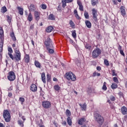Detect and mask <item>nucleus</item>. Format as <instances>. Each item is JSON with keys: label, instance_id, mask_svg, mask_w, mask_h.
Listing matches in <instances>:
<instances>
[{"label": "nucleus", "instance_id": "nucleus-23", "mask_svg": "<svg viewBox=\"0 0 127 127\" xmlns=\"http://www.w3.org/2000/svg\"><path fill=\"white\" fill-rule=\"evenodd\" d=\"M34 64L37 68H39L40 69V68H41V64H40V63H39V62H38V61H35L34 62Z\"/></svg>", "mask_w": 127, "mask_h": 127}, {"label": "nucleus", "instance_id": "nucleus-11", "mask_svg": "<svg viewBox=\"0 0 127 127\" xmlns=\"http://www.w3.org/2000/svg\"><path fill=\"white\" fill-rule=\"evenodd\" d=\"M35 19L37 21L40 19V12L35 11L34 12Z\"/></svg>", "mask_w": 127, "mask_h": 127}, {"label": "nucleus", "instance_id": "nucleus-59", "mask_svg": "<svg viewBox=\"0 0 127 127\" xmlns=\"http://www.w3.org/2000/svg\"><path fill=\"white\" fill-rule=\"evenodd\" d=\"M69 42L71 43V44H74V41L71 39H69Z\"/></svg>", "mask_w": 127, "mask_h": 127}, {"label": "nucleus", "instance_id": "nucleus-41", "mask_svg": "<svg viewBox=\"0 0 127 127\" xmlns=\"http://www.w3.org/2000/svg\"><path fill=\"white\" fill-rule=\"evenodd\" d=\"M72 36L73 37V38H76L77 37V35L76 34V30L73 31L72 33Z\"/></svg>", "mask_w": 127, "mask_h": 127}, {"label": "nucleus", "instance_id": "nucleus-30", "mask_svg": "<svg viewBox=\"0 0 127 127\" xmlns=\"http://www.w3.org/2000/svg\"><path fill=\"white\" fill-rule=\"evenodd\" d=\"M6 11H7V9H6V7L4 6L1 7V12H2V13H5V12H6Z\"/></svg>", "mask_w": 127, "mask_h": 127}, {"label": "nucleus", "instance_id": "nucleus-38", "mask_svg": "<svg viewBox=\"0 0 127 127\" xmlns=\"http://www.w3.org/2000/svg\"><path fill=\"white\" fill-rule=\"evenodd\" d=\"M96 76H97L98 77H99V76H101V73H98V72L95 71L93 73V77H96Z\"/></svg>", "mask_w": 127, "mask_h": 127}, {"label": "nucleus", "instance_id": "nucleus-57", "mask_svg": "<svg viewBox=\"0 0 127 127\" xmlns=\"http://www.w3.org/2000/svg\"><path fill=\"white\" fill-rule=\"evenodd\" d=\"M0 34H3V30H2V28L0 29Z\"/></svg>", "mask_w": 127, "mask_h": 127}, {"label": "nucleus", "instance_id": "nucleus-56", "mask_svg": "<svg viewBox=\"0 0 127 127\" xmlns=\"http://www.w3.org/2000/svg\"><path fill=\"white\" fill-rule=\"evenodd\" d=\"M96 69L98 71H101L102 70V68L101 67V66H97L96 67Z\"/></svg>", "mask_w": 127, "mask_h": 127}, {"label": "nucleus", "instance_id": "nucleus-22", "mask_svg": "<svg viewBox=\"0 0 127 127\" xmlns=\"http://www.w3.org/2000/svg\"><path fill=\"white\" fill-rule=\"evenodd\" d=\"M47 50H48L50 54H53V53H54V50H53V47L51 48L49 47L48 48H47Z\"/></svg>", "mask_w": 127, "mask_h": 127}, {"label": "nucleus", "instance_id": "nucleus-20", "mask_svg": "<svg viewBox=\"0 0 127 127\" xmlns=\"http://www.w3.org/2000/svg\"><path fill=\"white\" fill-rule=\"evenodd\" d=\"M10 36L11 37V39L13 41H16V38H15L14 32H13V31L10 33Z\"/></svg>", "mask_w": 127, "mask_h": 127}, {"label": "nucleus", "instance_id": "nucleus-61", "mask_svg": "<svg viewBox=\"0 0 127 127\" xmlns=\"http://www.w3.org/2000/svg\"><path fill=\"white\" fill-rule=\"evenodd\" d=\"M33 28H34V25H31L30 26V29H33Z\"/></svg>", "mask_w": 127, "mask_h": 127}, {"label": "nucleus", "instance_id": "nucleus-47", "mask_svg": "<svg viewBox=\"0 0 127 127\" xmlns=\"http://www.w3.org/2000/svg\"><path fill=\"white\" fill-rule=\"evenodd\" d=\"M47 81L48 82H50L51 81V76L49 74H47Z\"/></svg>", "mask_w": 127, "mask_h": 127}, {"label": "nucleus", "instance_id": "nucleus-31", "mask_svg": "<svg viewBox=\"0 0 127 127\" xmlns=\"http://www.w3.org/2000/svg\"><path fill=\"white\" fill-rule=\"evenodd\" d=\"M53 30V27L52 26H49L47 27V28L46 29V31L47 32H51Z\"/></svg>", "mask_w": 127, "mask_h": 127}, {"label": "nucleus", "instance_id": "nucleus-13", "mask_svg": "<svg viewBox=\"0 0 127 127\" xmlns=\"http://www.w3.org/2000/svg\"><path fill=\"white\" fill-rule=\"evenodd\" d=\"M8 55H9V57H10L11 59H13V55L11 54V53H13V51L11 47L8 48Z\"/></svg>", "mask_w": 127, "mask_h": 127}, {"label": "nucleus", "instance_id": "nucleus-28", "mask_svg": "<svg viewBox=\"0 0 127 127\" xmlns=\"http://www.w3.org/2000/svg\"><path fill=\"white\" fill-rule=\"evenodd\" d=\"M24 60L26 63H28L29 62L30 58L28 55H26L24 58Z\"/></svg>", "mask_w": 127, "mask_h": 127}, {"label": "nucleus", "instance_id": "nucleus-40", "mask_svg": "<svg viewBox=\"0 0 127 127\" xmlns=\"http://www.w3.org/2000/svg\"><path fill=\"white\" fill-rule=\"evenodd\" d=\"M66 116H67V117H70V116H71V112H70V110L68 109L66 111Z\"/></svg>", "mask_w": 127, "mask_h": 127}, {"label": "nucleus", "instance_id": "nucleus-43", "mask_svg": "<svg viewBox=\"0 0 127 127\" xmlns=\"http://www.w3.org/2000/svg\"><path fill=\"white\" fill-rule=\"evenodd\" d=\"M62 2H63L62 6L64 8L65 6H66V3H67V2L65 0H63Z\"/></svg>", "mask_w": 127, "mask_h": 127}, {"label": "nucleus", "instance_id": "nucleus-3", "mask_svg": "<svg viewBox=\"0 0 127 127\" xmlns=\"http://www.w3.org/2000/svg\"><path fill=\"white\" fill-rule=\"evenodd\" d=\"M3 117L4 119L5 122L8 123L10 122V114L7 110H4L3 112Z\"/></svg>", "mask_w": 127, "mask_h": 127}, {"label": "nucleus", "instance_id": "nucleus-44", "mask_svg": "<svg viewBox=\"0 0 127 127\" xmlns=\"http://www.w3.org/2000/svg\"><path fill=\"white\" fill-rule=\"evenodd\" d=\"M104 64L106 66H110V63H109V61H108L107 60H104Z\"/></svg>", "mask_w": 127, "mask_h": 127}, {"label": "nucleus", "instance_id": "nucleus-16", "mask_svg": "<svg viewBox=\"0 0 127 127\" xmlns=\"http://www.w3.org/2000/svg\"><path fill=\"white\" fill-rule=\"evenodd\" d=\"M79 105L81 107V111H86L87 105L86 104V103H84L83 105L79 104Z\"/></svg>", "mask_w": 127, "mask_h": 127}, {"label": "nucleus", "instance_id": "nucleus-52", "mask_svg": "<svg viewBox=\"0 0 127 127\" xmlns=\"http://www.w3.org/2000/svg\"><path fill=\"white\" fill-rule=\"evenodd\" d=\"M75 17H76V18L77 19H78V20L81 19V17H80V16H79V15H78V14H76L75 15Z\"/></svg>", "mask_w": 127, "mask_h": 127}, {"label": "nucleus", "instance_id": "nucleus-10", "mask_svg": "<svg viewBox=\"0 0 127 127\" xmlns=\"http://www.w3.org/2000/svg\"><path fill=\"white\" fill-rule=\"evenodd\" d=\"M0 39L1 42H0V53L2 52V47H3V34H0Z\"/></svg>", "mask_w": 127, "mask_h": 127}, {"label": "nucleus", "instance_id": "nucleus-27", "mask_svg": "<svg viewBox=\"0 0 127 127\" xmlns=\"http://www.w3.org/2000/svg\"><path fill=\"white\" fill-rule=\"evenodd\" d=\"M27 19L28 20H29V21H32V20L33 19V17L32 16V14H31V12H30L29 15H28Z\"/></svg>", "mask_w": 127, "mask_h": 127}, {"label": "nucleus", "instance_id": "nucleus-35", "mask_svg": "<svg viewBox=\"0 0 127 127\" xmlns=\"http://www.w3.org/2000/svg\"><path fill=\"white\" fill-rule=\"evenodd\" d=\"M102 90L104 91H107V82H104L103 86H102Z\"/></svg>", "mask_w": 127, "mask_h": 127}, {"label": "nucleus", "instance_id": "nucleus-21", "mask_svg": "<svg viewBox=\"0 0 127 127\" xmlns=\"http://www.w3.org/2000/svg\"><path fill=\"white\" fill-rule=\"evenodd\" d=\"M85 22L87 28H91L92 27V23H91L90 21L86 20Z\"/></svg>", "mask_w": 127, "mask_h": 127}, {"label": "nucleus", "instance_id": "nucleus-6", "mask_svg": "<svg viewBox=\"0 0 127 127\" xmlns=\"http://www.w3.org/2000/svg\"><path fill=\"white\" fill-rule=\"evenodd\" d=\"M45 45L46 46V48H48V47H53V45H52V41L50 39L49 36H48L47 39H46L45 41Z\"/></svg>", "mask_w": 127, "mask_h": 127}, {"label": "nucleus", "instance_id": "nucleus-14", "mask_svg": "<svg viewBox=\"0 0 127 127\" xmlns=\"http://www.w3.org/2000/svg\"><path fill=\"white\" fill-rule=\"evenodd\" d=\"M30 90L32 91V92H36V91H37V86L36 85L32 84L31 85Z\"/></svg>", "mask_w": 127, "mask_h": 127}, {"label": "nucleus", "instance_id": "nucleus-7", "mask_svg": "<svg viewBox=\"0 0 127 127\" xmlns=\"http://www.w3.org/2000/svg\"><path fill=\"white\" fill-rule=\"evenodd\" d=\"M7 78L9 81L15 80V73L13 71H9L8 73Z\"/></svg>", "mask_w": 127, "mask_h": 127}, {"label": "nucleus", "instance_id": "nucleus-50", "mask_svg": "<svg viewBox=\"0 0 127 127\" xmlns=\"http://www.w3.org/2000/svg\"><path fill=\"white\" fill-rule=\"evenodd\" d=\"M91 4L92 5H96V1L95 0H91Z\"/></svg>", "mask_w": 127, "mask_h": 127}, {"label": "nucleus", "instance_id": "nucleus-19", "mask_svg": "<svg viewBox=\"0 0 127 127\" xmlns=\"http://www.w3.org/2000/svg\"><path fill=\"white\" fill-rule=\"evenodd\" d=\"M122 113L123 115H127V107L123 106L121 108Z\"/></svg>", "mask_w": 127, "mask_h": 127}, {"label": "nucleus", "instance_id": "nucleus-36", "mask_svg": "<svg viewBox=\"0 0 127 127\" xmlns=\"http://www.w3.org/2000/svg\"><path fill=\"white\" fill-rule=\"evenodd\" d=\"M6 17L7 21H8V22H9V23H10V22H11V18H12V17L9 15H7Z\"/></svg>", "mask_w": 127, "mask_h": 127}, {"label": "nucleus", "instance_id": "nucleus-15", "mask_svg": "<svg viewBox=\"0 0 127 127\" xmlns=\"http://www.w3.org/2000/svg\"><path fill=\"white\" fill-rule=\"evenodd\" d=\"M86 122V119L85 118H81L78 120V125L80 126H83V124Z\"/></svg>", "mask_w": 127, "mask_h": 127}, {"label": "nucleus", "instance_id": "nucleus-62", "mask_svg": "<svg viewBox=\"0 0 127 127\" xmlns=\"http://www.w3.org/2000/svg\"><path fill=\"white\" fill-rule=\"evenodd\" d=\"M62 125H64V126H66L67 125V123L66 121H63L62 123Z\"/></svg>", "mask_w": 127, "mask_h": 127}, {"label": "nucleus", "instance_id": "nucleus-45", "mask_svg": "<svg viewBox=\"0 0 127 127\" xmlns=\"http://www.w3.org/2000/svg\"><path fill=\"white\" fill-rule=\"evenodd\" d=\"M113 81L114 82L117 83V84H118L119 83V80L118 79V78L117 77H113Z\"/></svg>", "mask_w": 127, "mask_h": 127}, {"label": "nucleus", "instance_id": "nucleus-18", "mask_svg": "<svg viewBox=\"0 0 127 127\" xmlns=\"http://www.w3.org/2000/svg\"><path fill=\"white\" fill-rule=\"evenodd\" d=\"M120 10L122 15H123V16H125V15H126V9H125V7L122 6L120 7Z\"/></svg>", "mask_w": 127, "mask_h": 127}, {"label": "nucleus", "instance_id": "nucleus-51", "mask_svg": "<svg viewBox=\"0 0 127 127\" xmlns=\"http://www.w3.org/2000/svg\"><path fill=\"white\" fill-rule=\"evenodd\" d=\"M79 6V10H80L81 11H84V8H83V5H81L80 6Z\"/></svg>", "mask_w": 127, "mask_h": 127}, {"label": "nucleus", "instance_id": "nucleus-46", "mask_svg": "<svg viewBox=\"0 0 127 127\" xmlns=\"http://www.w3.org/2000/svg\"><path fill=\"white\" fill-rule=\"evenodd\" d=\"M41 8H42V9H46V8H47V6H46L45 4H42L41 5Z\"/></svg>", "mask_w": 127, "mask_h": 127}, {"label": "nucleus", "instance_id": "nucleus-63", "mask_svg": "<svg viewBox=\"0 0 127 127\" xmlns=\"http://www.w3.org/2000/svg\"><path fill=\"white\" fill-rule=\"evenodd\" d=\"M77 4L79 5V6H80V5H82V3L80 1H77Z\"/></svg>", "mask_w": 127, "mask_h": 127}, {"label": "nucleus", "instance_id": "nucleus-37", "mask_svg": "<svg viewBox=\"0 0 127 127\" xmlns=\"http://www.w3.org/2000/svg\"><path fill=\"white\" fill-rule=\"evenodd\" d=\"M18 124L20 126V127H24V125H23V122H22V121L19 120H18Z\"/></svg>", "mask_w": 127, "mask_h": 127}, {"label": "nucleus", "instance_id": "nucleus-2", "mask_svg": "<svg viewBox=\"0 0 127 127\" xmlns=\"http://www.w3.org/2000/svg\"><path fill=\"white\" fill-rule=\"evenodd\" d=\"M15 56H13V59H11L12 60H16L17 62L21 60V53L19 51V50L17 49H14Z\"/></svg>", "mask_w": 127, "mask_h": 127}, {"label": "nucleus", "instance_id": "nucleus-54", "mask_svg": "<svg viewBox=\"0 0 127 127\" xmlns=\"http://www.w3.org/2000/svg\"><path fill=\"white\" fill-rule=\"evenodd\" d=\"M74 0H65V1L67 2V3H69L70 2H72Z\"/></svg>", "mask_w": 127, "mask_h": 127}, {"label": "nucleus", "instance_id": "nucleus-29", "mask_svg": "<svg viewBox=\"0 0 127 127\" xmlns=\"http://www.w3.org/2000/svg\"><path fill=\"white\" fill-rule=\"evenodd\" d=\"M85 48H86V49H88V50H91L92 46L88 43H85Z\"/></svg>", "mask_w": 127, "mask_h": 127}, {"label": "nucleus", "instance_id": "nucleus-9", "mask_svg": "<svg viewBox=\"0 0 127 127\" xmlns=\"http://www.w3.org/2000/svg\"><path fill=\"white\" fill-rule=\"evenodd\" d=\"M42 106L45 109L51 108V103L49 101H44L42 102Z\"/></svg>", "mask_w": 127, "mask_h": 127}, {"label": "nucleus", "instance_id": "nucleus-25", "mask_svg": "<svg viewBox=\"0 0 127 127\" xmlns=\"http://www.w3.org/2000/svg\"><path fill=\"white\" fill-rule=\"evenodd\" d=\"M17 8L19 10V14L20 15H23V9L19 6H18Z\"/></svg>", "mask_w": 127, "mask_h": 127}, {"label": "nucleus", "instance_id": "nucleus-8", "mask_svg": "<svg viewBox=\"0 0 127 127\" xmlns=\"http://www.w3.org/2000/svg\"><path fill=\"white\" fill-rule=\"evenodd\" d=\"M92 16H93V18L95 21V22H97L98 21V14L97 13V10L95 8H93L92 10Z\"/></svg>", "mask_w": 127, "mask_h": 127}, {"label": "nucleus", "instance_id": "nucleus-26", "mask_svg": "<svg viewBox=\"0 0 127 127\" xmlns=\"http://www.w3.org/2000/svg\"><path fill=\"white\" fill-rule=\"evenodd\" d=\"M48 19H50V20H55V16H54V15L53 14H50L48 17Z\"/></svg>", "mask_w": 127, "mask_h": 127}, {"label": "nucleus", "instance_id": "nucleus-34", "mask_svg": "<svg viewBox=\"0 0 127 127\" xmlns=\"http://www.w3.org/2000/svg\"><path fill=\"white\" fill-rule=\"evenodd\" d=\"M69 24L72 28H75V24L74 23V22H73V21L70 20Z\"/></svg>", "mask_w": 127, "mask_h": 127}, {"label": "nucleus", "instance_id": "nucleus-4", "mask_svg": "<svg viewBox=\"0 0 127 127\" xmlns=\"http://www.w3.org/2000/svg\"><path fill=\"white\" fill-rule=\"evenodd\" d=\"M66 78L67 80L71 81H76V75L73 72L69 71L65 73Z\"/></svg>", "mask_w": 127, "mask_h": 127}, {"label": "nucleus", "instance_id": "nucleus-48", "mask_svg": "<svg viewBox=\"0 0 127 127\" xmlns=\"http://www.w3.org/2000/svg\"><path fill=\"white\" fill-rule=\"evenodd\" d=\"M112 76H117L118 74L116 73V71L115 69H112Z\"/></svg>", "mask_w": 127, "mask_h": 127}, {"label": "nucleus", "instance_id": "nucleus-12", "mask_svg": "<svg viewBox=\"0 0 127 127\" xmlns=\"http://www.w3.org/2000/svg\"><path fill=\"white\" fill-rule=\"evenodd\" d=\"M28 8L30 12H31V11H35V10H36V6H35V5L34 4H31L28 7Z\"/></svg>", "mask_w": 127, "mask_h": 127}, {"label": "nucleus", "instance_id": "nucleus-60", "mask_svg": "<svg viewBox=\"0 0 127 127\" xmlns=\"http://www.w3.org/2000/svg\"><path fill=\"white\" fill-rule=\"evenodd\" d=\"M118 50H119V51H121L123 50H122V46L121 45H119V47H118Z\"/></svg>", "mask_w": 127, "mask_h": 127}, {"label": "nucleus", "instance_id": "nucleus-42", "mask_svg": "<svg viewBox=\"0 0 127 127\" xmlns=\"http://www.w3.org/2000/svg\"><path fill=\"white\" fill-rule=\"evenodd\" d=\"M110 99L112 102H114V101H116V97H115V96H114V95H111L110 96Z\"/></svg>", "mask_w": 127, "mask_h": 127}, {"label": "nucleus", "instance_id": "nucleus-33", "mask_svg": "<svg viewBox=\"0 0 127 127\" xmlns=\"http://www.w3.org/2000/svg\"><path fill=\"white\" fill-rule=\"evenodd\" d=\"M111 88L113 90L117 89L118 88V84L117 83H113L111 85Z\"/></svg>", "mask_w": 127, "mask_h": 127}, {"label": "nucleus", "instance_id": "nucleus-64", "mask_svg": "<svg viewBox=\"0 0 127 127\" xmlns=\"http://www.w3.org/2000/svg\"><path fill=\"white\" fill-rule=\"evenodd\" d=\"M0 127H4L2 123H0Z\"/></svg>", "mask_w": 127, "mask_h": 127}, {"label": "nucleus", "instance_id": "nucleus-5", "mask_svg": "<svg viewBox=\"0 0 127 127\" xmlns=\"http://www.w3.org/2000/svg\"><path fill=\"white\" fill-rule=\"evenodd\" d=\"M101 51L99 48H96L94 50L92 53V56L93 58H98L101 53Z\"/></svg>", "mask_w": 127, "mask_h": 127}, {"label": "nucleus", "instance_id": "nucleus-24", "mask_svg": "<svg viewBox=\"0 0 127 127\" xmlns=\"http://www.w3.org/2000/svg\"><path fill=\"white\" fill-rule=\"evenodd\" d=\"M67 123L68 125V126H72V119H71V117H68L67 118Z\"/></svg>", "mask_w": 127, "mask_h": 127}, {"label": "nucleus", "instance_id": "nucleus-53", "mask_svg": "<svg viewBox=\"0 0 127 127\" xmlns=\"http://www.w3.org/2000/svg\"><path fill=\"white\" fill-rule=\"evenodd\" d=\"M120 52L122 56H125V53H124V50H122L121 51H120Z\"/></svg>", "mask_w": 127, "mask_h": 127}, {"label": "nucleus", "instance_id": "nucleus-32", "mask_svg": "<svg viewBox=\"0 0 127 127\" xmlns=\"http://www.w3.org/2000/svg\"><path fill=\"white\" fill-rule=\"evenodd\" d=\"M54 88L55 90L57 91H60V89H61V87H60L58 84L55 85Z\"/></svg>", "mask_w": 127, "mask_h": 127}, {"label": "nucleus", "instance_id": "nucleus-17", "mask_svg": "<svg viewBox=\"0 0 127 127\" xmlns=\"http://www.w3.org/2000/svg\"><path fill=\"white\" fill-rule=\"evenodd\" d=\"M41 79L44 84H46V77H45V73L44 72L42 73Z\"/></svg>", "mask_w": 127, "mask_h": 127}, {"label": "nucleus", "instance_id": "nucleus-55", "mask_svg": "<svg viewBox=\"0 0 127 127\" xmlns=\"http://www.w3.org/2000/svg\"><path fill=\"white\" fill-rule=\"evenodd\" d=\"M8 97L11 98V97H12V93L11 92H9L8 94Z\"/></svg>", "mask_w": 127, "mask_h": 127}, {"label": "nucleus", "instance_id": "nucleus-49", "mask_svg": "<svg viewBox=\"0 0 127 127\" xmlns=\"http://www.w3.org/2000/svg\"><path fill=\"white\" fill-rule=\"evenodd\" d=\"M19 101L20 102H21V104H23L25 100H24V98H22V97H20L19 98Z\"/></svg>", "mask_w": 127, "mask_h": 127}, {"label": "nucleus", "instance_id": "nucleus-1", "mask_svg": "<svg viewBox=\"0 0 127 127\" xmlns=\"http://www.w3.org/2000/svg\"><path fill=\"white\" fill-rule=\"evenodd\" d=\"M94 117L95 122H97L99 125H103L104 123V118H103L101 115L95 113L94 115Z\"/></svg>", "mask_w": 127, "mask_h": 127}, {"label": "nucleus", "instance_id": "nucleus-58", "mask_svg": "<svg viewBox=\"0 0 127 127\" xmlns=\"http://www.w3.org/2000/svg\"><path fill=\"white\" fill-rule=\"evenodd\" d=\"M112 1L114 4L115 5L118 4V2L116 0H113Z\"/></svg>", "mask_w": 127, "mask_h": 127}, {"label": "nucleus", "instance_id": "nucleus-39", "mask_svg": "<svg viewBox=\"0 0 127 127\" xmlns=\"http://www.w3.org/2000/svg\"><path fill=\"white\" fill-rule=\"evenodd\" d=\"M84 16L86 19H89V13L86 11H84Z\"/></svg>", "mask_w": 127, "mask_h": 127}]
</instances>
